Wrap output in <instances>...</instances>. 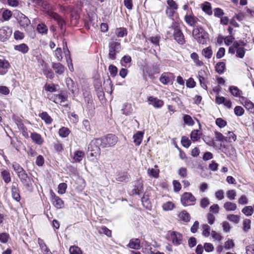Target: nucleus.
<instances>
[{"label":"nucleus","instance_id":"2","mask_svg":"<svg viewBox=\"0 0 254 254\" xmlns=\"http://www.w3.org/2000/svg\"><path fill=\"white\" fill-rule=\"evenodd\" d=\"M100 146L101 147V144L98 142L97 138L93 140L88 147V156L95 158L99 157L101 153Z\"/></svg>","mask_w":254,"mask_h":254},{"label":"nucleus","instance_id":"56","mask_svg":"<svg viewBox=\"0 0 254 254\" xmlns=\"http://www.w3.org/2000/svg\"><path fill=\"white\" fill-rule=\"evenodd\" d=\"M235 247V244L233 240L229 239L225 242L224 248L227 250L233 249Z\"/></svg>","mask_w":254,"mask_h":254},{"label":"nucleus","instance_id":"14","mask_svg":"<svg viewBox=\"0 0 254 254\" xmlns=\"http://www.w3.org/2000/svg\"><path fill=\"white\" fill-rule=\"evenodd\" d=\"M173 36L175 41L180 45H184L185 43L184 35L181 30L173 32Z\"/></svg>","mask_w":254,"mask_h":254},{"label":"nucleus","instance_id":"15","mask_svg":"<svg viewBox=\"0 0 254 254\" xmlns=\"http://www.w3.org/2000/svg\"><path fill=\"white\" fill-rule=\"evenodd\" d=\"M11 195L13 199L17 202H19L21 199V196L20 195V191L17 185L13 184L11 188Z\"/></svg>","mask_w":254,"mask_h":254},{"label":"nucleus","instance_id":"11","mask_svg":"<svg viewBox=\"0 0 254 254\" xmlns=\"http://www.w3.org/2000/svg\"><path fill=\"white\" fill-rule=\"evenodd\" d=\"M17 20L20 27L24 28L27 27L30 24L29 19L23 14H18Z\"/></svg>","mask_w":254,"mask_h":254},{"label":"nucleus","instance_id":"40","mask_svg":"<svg viewBox=\"0 0 254 254\" xmlns=\"http://www.w3.org/2000/svg\"><path fill=\"white\" fill-rule=\"evenodd\" d=\"M84 155V153L81 151H77L75 152L73 159L76 162H79L82 160Z\"/></svg>","mask_w":254,"mask_h":254},{"label":"nucleus","instance_id":"6","mask_svg":"<svg viewBox=\"0 0 254 254\" xmlns=\"http://www.w3.org/2000/svg\"><path fill=\"white\" fill-rule=\"evenodd\" d=\"M12 33V29L8 26L0 28V41L5 42L9 39Z\"/></svg>","mask_w":254,"mask_h":254},{"label":"nucleus","instance_id":"46","mask_svg":"<svg viewBox=\"0 0 254 254\" xmlns=\"http://www.w3.org/2000/svg\"><path fill=\"white\" fill-rule=\"evenodd\" d=\"M98 231L100 234H104L108 237H111L112 232L108 228L103 226L99 229Z\"/></svg>","mask_w":254,"mask_h":254},{"label":"nucleus","instance_id":"58","mask_svg":"<svg viewBox=\"0 0 254 254\" xmlns=\"http://www.w3.org/2000/svg\"><path fill=\"white\" fill-rule=\"evenodd\" d=\"M203 140L209 146L213 147L215 146V143L214 141V139L208 136H204L203 138Z\"/></svg>","mask_w":254,"mask_h":254},{"label":"nucleus","instance_id":"5","mask_svg":"<svg viewBox=\"0 0 254 254\" xmlns=\"http://www.w3.org/2000/svg\"><path fill=\"white\" fill-rule=\"evenodd\" d=\"M20 182L23 186L28 190H30L32 189V179L28 176L26 172L18 176Z\"/></svg>","mask_w":254,"mask_h":254},{"label":"nucleus","instance_id":"29","mask_svg":"<svg viewBox=\"0 0 254 254\" xmlns=\"http://www.w3.org/2000/svg\"><path fill=\"white\" fill-rule=\"evenodd\" d=\"M14 49L16 51L21 52L23 54L27 53L28 51L29 48L25 44L22 43L19 45H15Z\"/></svg>","mask_w":254,"mask_h":254},{"label":"nucleus","instance_id":"7","mask_svg":"<svg viewBox=\"0 0 254 254\" xmlns=\"http://www.w3.org/2000/svg\"><path fill=\"white\" fill-rule=\"evenodd\" d=\"M183 236L182 234L177 231H172L170 233V240L174 245L178 246L183 242Z\"/></svg>","mask_w":254,"mask_h":254},{"label":"nucleus","instance_id":"3","mask_svg":"<svg viewBox=\"0 0 254 254\" xmlns=\"http://www.w3.org/2000/svg\"><path fill=\"white\" fill-rule=\"evenodd\" d=\"M97 139L98 142L101 144V147L103 148L113 146L118 142V137L113 134H108L103 137Z\"/></svg>","mask_w":254,"mask_h":254},{"label":"nucleus","instance_id":"55","mask_svg":"<svg viewBox=\"0 0 254 254\" xmlns=\"http://www.w3.org/2000/svg\"><path fill=\"white\" fill-rule=\"evenodd\" d=\"M215 138L216 141H223L225 140L227 141V137H225L221 132L215 131Z\"/></svg>","mask_w":254,"mask_h":254},{"label":"nucleus","instance_id":"27","mask_svg":"<svg viewBox=\"0 0 254 254\" xmlns=\"http://www.w3.org/2000/svg\"><path fill=\"white\" fill-rule=\"evenodd\" d=\"M1 177L6 184H8L11 181V177L9 171L8 170H3L1 172Z\"/></svg>","mask_w":254,"mask_h":254},{"label":"nucleus","instance_id":"49","mask_svg":"<svg viewBox=\"0 0 254 254\" xmlns=\"http://www.w3.org/2000/svg\"><path fill=\"white\" fill-rule=\"evenodd\" d=\"M84 101L88 109H92L93 107V100L91 96L87 95L84 97Z\"/></svg>","mask_w":254,"mask_h":254},{"label":"nucleus","instance_id":"26","mask_svg":"<svg viewBox=\"0 0 254 254\" xmlns=\"http://www.w3.org/2000/svg\"><path fill=\"white\" fill-rule=\"evenodd\" d=\"M115 34L118 38H122L127 34V31L126 28L120 27L115 30Z\"/></svg>","mask_w":254,"mask_h":254},{"label":"nucleus","instance_id":"19","mask_svg":"<svg viewBox=\"0 0 254 254\" xmlns=\"http://www.w3.org/2000/svg\"><path fill=\"white\" fill-rule=\"evenodd\" d=\"M30 137L32 141L38 145H41L44 142L41 135L37 132L31 133Z\"/></svg>","mask_w":254,"mask_h":254},{"label":"nucleus","instance_id":"10","mask_svg":"<svg viewBox=\"0 0 254 254\" xmlns=\"http://www.w3.org/2000/svg\"><path fill=\"white\" fill-rule=\"evenodd\" d=\"M48 14L51 17L57 22L60 28L62 30L64 26L65 25V21L63 18L58 13L53 11L49 12Z\"/></svg>","mask_w":254,"mask_h":254},{"label":"nucleus","instance_id":"36","mask_svg":"<svg viewBox=\"0 0 254 254\" xmlns=\"http://www.w3.org/2000/svg\"><path fill=\"white\" fill-rule=\"evenodd\" d=\"M12 168L16 172L17 175V176L21 174V173H23L25 172V170L17 163L14 162L12 164Z\"/></svg>","mask_w":254,"mask_h":254},{"label":"nucleus","instance_id":"45","mask_svg":"<svg viewBox=\"0 0 254 254\" xmlns=\"http://www.w3.org/2000/svg\"><path fill=\"white\" fill-rule=\"evenodd\" d=\"M202 54L206 58L210 59L212 55V51L210 47L204 49L202 51Z\"/></svg>","mask_w":254,"mask_h":254},{"label":"nucleus","instance_id":"1","mask_svg":"<svg viewBox=\"0 0 254 254\" xmlns=\"http://www.w3.org/2000/svg\"><path fill=\"white\" fill-rule=\"evenodd\" d=\"M108 48L109 59L115 60L117 58V55L120 53L122 50L120 40L115 39L113 37L112 38L109 43Z\"/></svg>","mask_w":254,"mask_h":254},{"label":"nucleus","instance_id":"13","mask_svg":"<svg viewBox=\"0 0 254 254\" xmlns=\"http://www.w3.org/2000/svg\"><path fill=\"white\" fill-rule=\"evenodd\" d=\"M242 104L251 113H254V104L244 97H241Z\"/></svg>","mask_w":254,"mask_h":254},{"label":"nucleus","instance_id":"17","mask_svg":"<svg viewBox=\"0 0 254 254\" xmlns=\"http://www.w3.org/2000/svg\"><path fill=\"white\" fill-rule=\"evenodd\" d=\"M9 67V63L5 60L0 59V74L4 75Z\"/></svg>","mask_w":254,"mask_h":254},{"label":"nucleus","instance_id":"64","mask_svg":"<svg viewBox=\"0 0 254 254\" xmlns=\"http://www.w3.org/2000/svg\"><path fill=\"white\" fill-rule=\"evenodd\" d=\"M70 254H81L80 249L77 246H72L69 248Z\"/></svg>","mask_w":254,"mask_h":254},{"label":"nucleus","instance_id":"9","mask_svg":"<svg viewBox=\"0 0 254 254\" xmlns=\"http://www.w3.org/2000/svg\"><path fill=\"white\" fill-rule=\"evenodd\" d=\"M51 195L53 204L57 209H61L64 207V201L59 196H57L52 190H51Z\"/></svg>","mask_w":254,"mask_h":254},{"label":"nucleus","instance_id":"34","mask_svg":"<svg viewBox=\"0 0 254 254\" xmlns=\"http://www.w3.org/2000/svg\"><path fill=\"white\" fill-rule=\"evenodd\" d=\"M229 90L232 95L237 97H240L241 94L242 93L237 87L235 86H230Z\"/></svg>","mask_w":254,"mask_h":254},{"label":"nucleus","instance_id":"41","mask_svg":"<svg viewBox=\"0 0 254 254\" xmlns=\"http://www.w3.org/2000/svg\"><path fill=\"white\" fill-rule=\"evenodd\" d=\"M202 10L204 12L208 15H211L212 14V8L211 4L208 2H205L202 6Z\"/></svg>","mask_w":254,"mask_h":254},{"label":"nucleus","instance_id":"33","mask_svg":"<svg viewBox=\"0 0 254 254\" xmlns=\"http://www.w3.org/2000/svg\"><path fill=\"white\" fill-rule=\"evenodd\" d=\"M37 31L42 34H47L48 32V27L43 23H39L37 26Z\"/></svg>","mask_w":254,"mask_h":254},{"label":"nucleus","instance_id":"35","mask_svg":"<svg viewBox=\"0 0 254 254\" xmlns=\"http://www.w3.org/2000/svg\"><path fill=\"white\" fill-rule=\"evenodd\" d=\"M66 84L68 89L72 92L74 93V91L76 88L75 83L69 77L66 79Z\"/></svg>","mask_w":254,"mask_h":254},{"label":"nucleus","instance_id":"61","mask_svg":"<svg viewBox=\"0 0 254 254\" xmlns=\"http://www.w3.org/2000/svg\"><path fill=\"white\" fill-rule=\"evenodd\" d=\"M181 143L184 147L188 148L191 144V141L188 137L183 136L181 139Z\"/></svg>","mask_w":254,"mask_h":254},{"label":"nucleus","instance_id":"62","mask_svg":"<svg viewBox=\"0 0 254 254\" xmlns=\"http://www.w3.org/2000/svg\"><path fill=\"white\" fill-rule=\"evenodd\" d=\"M227 197L230 200L235 199L236 196V191L235 190H229L226 192Z\"/></svg>","mask_w":254,"mask_h":254},{"label":"nucleus","instance_id":"28","mask_svg":"<svg viewBox=\"0 0 254 254\" xmlns=\"http://www.w3.org/2000/svg\"><path fill=\"white\" fill-rule=\"evenodd\" d=\"M179 217L181 220L185 222H188L190 219V214L186 210L182 211L179 214Z\"/></svg>","mask_w":254,"mask_h":254},{"label":"nucleus","instance_id":"22","mask_svg":"<svg viewBox=\"0 0 254 254\" xmlns=\"http://www.w3.org/2000/svg\"><path fill=\"white\" fill-rule=\"evenodd\" d=\"M66 97L63 94H57L53 95L50 99L56 103H62L66 100Z\"/></svg>","mask_w":254,"mask_h":254},{"label":"nucleus","instance_id":"21","mask_svg":"<svg viewBox=\"0 0 254 254\" xmlns=\"http://www.w3.org/2000/svg\"><path fill=\"white\" fill-rule=\"evenodd\" d=\"M245 43L241 41H236L233 42L232 46H231L229 49V53L234 54L235 53V50L239 46H245Z\"/></svg>","mask_w":254,"mask_h":254},{"label":"nucleus","instance_id":"31","mask_svg":"<svg viewBox=\"0 0 254 254\" xmlns=\"http://www.w3.org/2000/svg\"><path fill=\"white\" fill-rule=\"evenodd\" d=\"M224 208L227 211H231L235 210L237 208V205L234 202L227 201L224 204Z\"/></svg>","mask_w":254,"mask_h":254},{"label":"nucleus","instance_id":"54","mask_svg":"<svg viewBox=\"0 0 254 254\" xmlns=\"http://www.w3.org/2000/svg\"><path fill=\"white\" fill-rule=\"evenodd\" d=\"M209 78V77H202L198 78L200 86L205 90H207V84L208 82Z\"/></svg>","mask_w":254,"mask_h":254},{"label":"nucleus","instance_id":"30","mask_svg":"<svg viewBox=\"0 0 254 254\" xmlns=\"http://www.w3.org/2000/svg\"><path fill=\"white\" fill-rule=\"evenodd\" d=\"M39 116L47 124H51L53 122V119L46 112H42Z\"/></svg>","mask_w":254,"mask_h":254},{"label":"nucleus","instance_id":"23","mask_svg":"<svg viewBox=\"0 0 254 254\" xmlns=\"http://www.w3.org/2000/svg\"><path fill=\"white\" fill-rule=\"evenodd\" d=\"M127 246L130 249L138 250L140 247V241L138 239H132L130 240Z\"/></svg>","mask_w":254,"mask_h":254},{"label":"nucleus","instance_id":"20","mask_svg":"<svg viewBox=\"0 0 254 254\" xmlns=\"http://www.w3.org/2000/svg\"><path fill=\"white\" fill-rule=\"evenodd\" d=\"M143 133L141 131H138L133 136V142L136 146H139L142 140Z\"/></svg>","mask_w":254,"mask_h":254},{"label":"nucleus","instance_id":"42","mask_svg":"<svg viewBox=\"0 0 254 254\" xmlns=\"http://www.w3.org/2000/svg\"><path fill=\"white\" fill-rule=\"evenodd\" d=\"M204 32V30L201 27H197L194 29L192 31V36L196 40V38L200 37V33Z\"/></svg>","mask_w":254,"mask_h":254},{"label":"nucleus","instance_id":"63","mask_svg":"<svg viewBox=\"0 0 254 254\" xmlns=\"http://www.w3.org/2000/svg\"><path fill=\"white\" fill-rule=\"evenodd\" d=\"M184 122L186 124L189 126H192L194 124V122L191 117L188 115H185L183 117Z\"/></svg>","mask_w":254,"mask_h":254},{"label":"nucleus","instance_id":"39","mask_svg":"<svg viewBox=\"0 0 254 254\" xmlns=\"http://www.w3.org/2000/svg\"><path fill=\"white\" fill-rule=\"evenodd\" d=\"M70 132V131L69 129L66 127H62L59 130L60 136L63 138L67 137L69 135Z\"/></svg>","mask_w":254,"mask_h":254},{"label":"nucleus","instance_id":"4","mask_svg":"<svg viewBox=\"0 0 254 254\" xmlns=\"http://www.w3.org/2000/svg\"><path fill=\"white\" fill-rule=\"evenodd\" d=\"M196 198L191 192H184L181 198V202L184 206L194 205Z\"/></svg>","mask_w":254,"mask_h":254},{"label":"nucleus","instance_id":"25","mask_svg":"<svg viewBox=\"0 0 254 254\" xmlns=\"http://www.w3.org/2000/svg\"><path fill=\"white\" fill-rule=\"evenodd\" d=\"M200 34V37L196 38L197 42L200 44H206L208 39V34L205 31Z\"/></svg>","mask_w":254,"mask_h":254},{"label":"nucleus","instance_id":"37","mask_svg":"<svg viewBox=\"0 0 254 254\" xmlns=\"http://www.w3.org/2000/svg\"><path fill=\"white\" fill-rule=\"evenodd\" d=\"M190 58L196 65L200 66L203 64V62L199 60V56L197 53H192L190 55Z\"/></svg>","mask_w":254,"mask_h":254},{"label":"nucleus","instance_id":"48","mask_svg":"<svg viewBox=\"0 0 254 254\" xmlns=\"http://www.w3.org/2000/svg\"><path fill=\"white\" fill-rule=\"evenodd\" d=\"M44 88L46 91L50 92H54L57 91L56 85L54 84H46Z\"/></svg>","mask_w":254,"mask_h":254},{"label":"nucleus","instance_id":"8","mask_svg":"<svg viewBox=\"0 0 254 254\" xmlns=\"http://www.w3.org/2000/svg\"><path fill=\"white\" fill-rule=\"evenodd\" d=\"M133 189L131 191V194H138L140 195L143 192V181L141 180H137L134 181L133 183Z\"/></svg>","mask_w":254,"mask_h":254},{"label":"nucleus","instance_id":"43","mask_svg":"<svg viewBox=\"0 0 254 254\" xmlns=\"http://www.w3.org/2000/svg\"><path fill=\"white\" fill-rule=\"evenodd\" d=\"M147 173L150 177L157 178L159 176V170L158 169H150L148 168Z\"/></svg>","mask_w":254,"mask_h":254},{"label":"nucleus","instance_id":"52","mask_svg":"<svg viewBox=\"0 0 254 254\" xmlns=\"http://www.w3.org/2000/svg\"><path fill=\"white\" fill-rule=\"evenodd\" d=\"M227 219L230 221L233 222L235 224H238L240 221L239 216L234 214L228 215L227 216Z\"/></svg>","mask_w":254,"mask_h":254},{"label":"nucleus","instance_id":"50","mask_svg":"<svg viewBox=\"0 0 254 254\" xmlns=\"http://www.w3.org/2000/svg\"><path fill=\"white\" fill-rule=\"evenodd\" d=\"M175 207L174 204L171 201H168L163 204L162 207L165 211L172 210Z\"/></svg>","mask_w":254,"mask_h":254},{"label":"nucleus","instance_id":"60","mask_svg":"<svg viewBox=\"0 0 254 254\" xmlns=\"http://www.w3.org/2000/svg\"><path fill=\"white\" fill-rule=\"evenodd\" d=\"M67 184L64 183H60L58 186V193L63 194L65 192Z\"/></svg>","mask_w":254,"mask_h":254},{"label":"nucleus","instance_id":"51","mask_svg":"<svg viewBox=\"0 0 254 254\" xmlns=\"http://www.w3.org/2000/svg\"><path fill=\"white\" fill-rule=\"evenodd\" d=\"M243 47L239 46L236 49V56L240 58H243L245 54V50Z\"/></svg>","mask_w":254,"mask_h":254},{"label":"nucleus","instance_id":"12","mask_svg":"<svg viewBox=\"0 0 254 254\" xmlns=\"http://www.w3.org/2000/svg\"><path fill=\"white\" fill-rule=\"evenodd\" d=\"M147 100L148 104L153 105L155 108H160L164 105V102L162 100L153 96H149Z\"/></svg>","mask_w":254,"mask_h":254},{"label":"nucleus","instance_id":"18","mask_svg":"<svg viewBox=\"0 0 254 254\" xmlns=\"http://www.w3.org/2000/svg\"><path fill=\"white\" fill-rule=\"evenodd\" d=\"M52 67L55 70L57 74L61 75L64 72V66L60 63H53L52 64Z\"/></svg>","mask_w":254,"mask_h":254},{"label":"nucleus","instance_id":"57","mask_svg":"<svg viewBox=\"0 0 254 254\" xmlns=\"http://www.w3.org/2000/svg\"><path fill=\"white\" fill-rule=\"evenodd\" d=\"M168 6L167 7L170 8L173 10H177L178 8V5L174 0H168L167 1Z\"/></svg>","mask_w":254,"mask_h":254},{"label":"nucleus","instance_id":"32","mask_svg":"<svg viewBox=\"0 0 254 254\" xmlns=\"http://www.w3.org/2000/svg\"><path fill=\"white\" fill-rule=\"evenodd\" d=\"M121 111L123 114L129 115L132 111L131 105L128 103L124 104Z\"/></svg>","mask_w":254,"mask_h":254},{"label":"nucleus","instance_id":"24","mask_svg":"<svg viewBox=\"0 0 254 254\" xmlns=\"http://www.w3.org/2000/svg\"><path fill=\"white\" fill-rule=\"evenodd\" d=\"M129 175L127 172H122L119 173L116 177V180L118 182H127L129 180Z\"/></svg>","mask_w":254,"mask_h":254},{"label":"nucleus","instance_id":"53","mask_svg":"<svg viewBox=\"0 0 254 254\" xmlns=\"http://www.w3.org/2000/svg\"><path fill=\"white\" fill-rule=\"evenodd\" d=\"M210 204V201L208 197H203L200 199V206L202 208H206Z\"/></svg>","mask_w":254,"mask_h":254},{"label":"nucleus","instance_id":"47","mask_svg":"<svg viewBox=\"0 0 254 254\" xmlns=\"http://www.w3.org/2000/svg\"><path fill=\"white\" fill-rule=\"evenodd\" d=\"M242 212L246 216H251L252 215L254 209L252 206H245L242 210Z\"/></svg>","mask_w":254,"mask_h":254},{"label":"nucleus","instance_id":"59","mask_svg":"<svg viewBox=\"0 0 254 254\" xmlns=\"http://www.w3.org/2000/svg\"><path fill=\"white\" fill-rule=\"evenodd\" d=\"M108 69L111 76L115 77L117 75L118 73V68L116 66L112 64L110 65Z\"/></svg>","mask_w":254,"mask_h":254},{"label":"nucleus","instance_id":"16","mask_svg":"<svg viewBox=\"0 0 254 254\" xmlns=\"http://www.w3.org/2000/svg\"><path fill=\"white\" fill-rule=\"evenodd\" d=\"M186 22L190 26H195L199 20L193 14L186 15L185 16Z\"/></svg>","mask_w":254,"mask_h":254},{"label":"nucleus","instance_id":"44","mask_svg":"<svg viewBox=\"0 0 254 254\" xmlns=\"http://www.w3.org/2000/svg\"><path fill=\"white\" fill-rule=\"evenodd\" d=\"M44 74L47 77L51 79L54 77V73L52 69L49 67H45L43 69Z\"/></svg>","mask_w":254,"mask_h":254},{"label":"nucleus","instance_id":"38","mask_svg":"<svg viewBox=\"0 0 254 254\" xmlns=\"http://www.w3.org/2000/svg\"><path fill=\"white\" fill-rule=\"evenodd\" d=\"M225 69V64L223 62L218 63L215 66V70L219 74H222Z\"/></svg>","mask_w":254,"mask_h":254}]
</instances>
